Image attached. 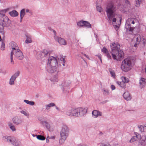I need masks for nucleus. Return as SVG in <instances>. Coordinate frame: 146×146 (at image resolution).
Wrapping results in <instances>:
<instances>
[{
  "label": "nucleus",
  "mask_w": 146,
  "mask_h": 146,
  "mask_svg": "<svg viewBox=\"0 0 146 146\" xmlns=\"http://www.w3.org/2000/svg\"><path fill=\"white\" fill-rule=\"evenodd\" d=\"M31 42V40L30 38L27 37V38L25 41V42L27 43H30Z\"/></svg>",
  "instance_id": "42"
},
{
  "label": "nucleus",
  "mask_w": 146,
  "mask_h": 146,
  "mask_svg": "<svg viewBox=\"0 0 146 146\" xmlns=\"http://www.w3.org/2000/svg\"><path fill=\"white\" fill-rule=\"evenodd\" d=\"M138 128L139 131L141 132H143L146 130V126L144 125H140L138 126Z\"/></svg>",
  "instance_id": "27"
},
{
  "label": "nucleus",
  "mask_w": 146,
  "mask_h": 146,
  "mask_svg": "<svg viewBox=\"0 0 146 146\" xmlns=\"http://www.w3.org/2000/svg\"><path fill=\"white\" fill-rule=\"evenodd\" d=\"M9 45L13 50H16L19 49L17 44L14 42H10L9 44Z\"/></svg>",
  "instance_id": "22"
},
{
  "label": "nucleus",
  "mask_w": 146,
  "mask_h": 146,
  "mask_svg": "<svg viewBox=\"0 0 146 146\" xmlns=\"http://www.w3.org/2000/svg\"><path fill=\"white\" fill-rule=\"evenodd\" d=\"M55 108H56V109L58 110H60V109L57 106H55Z\"/></svg>",
  "instance_id": "61"
},
{
  "label": "nucleus",
  "mask_w": 146,
  "mask_h": 146,
  "mask_svg": "<svg viewBox=\"0 0 146 146\" xmlns=\"http://www.w3.org/2000/svg\"><path fill=\"white\" fill-rule=\"evenodd\" d=\"M48 52L46 50L44 49L41 52H37L36 54V55L37 58L39 59L47 56L48 54Z\"/></svg>",
  "instance_id": "12"
},
{
  "label": "nucleus",
  "mask_w": 146,
  "mask_h": 146,
  "mask_svg": "<svg viewBox=\"0 0 146 146\" xmlns=\"http://www.w3.org/2000/svg\"><path fill=\"white\" fill-rule=\"evenodd\" d=\"M60 60L61 61H63V62L65 63V60L64 58L63 57H61L60 58Z\"/></svg>",
  "instance_id": "53"
},
{
  "label": "nucleus",
  "mask_w": 146,
  "mask_h": 146,
  "mask_svg": "<svg viewBox=\"0 0 146 146\" xmlns=\"http://www.w3.org/2000/svg\"><path fill=\"white\" fill-rule=\"evenodd\" d=\"M10 58H11V64H14V61L13 60V57H12V58L10 57Z\"/></svg>",
  "instance_id": "56"
},
{
  "label": "nucleus",
  "mask_w": 146,
  "mask_h": 146,
  "mask_svg": "<svg viewBox=\"0 0 146 146\" xmlns=\"http://www.w3.org/2000/svg\"><path fill=\"white\" fill-rule=\"evenodd\" d=\"M97 56H98V58L100 60L101 62H102V58H101V55H97Z\"/></svg>",
  "instance_id": "55"
},
{
  "label": "nucleus",
  "mask_w": 146,
  "mask_h": 146,
  "mask_svg": "<svg viewBox=\"0 0 146 146\" xmlns=\"http://www.w3.org/2000/svg\"><path fill=\"white\" fill-rule=\"evenodd\" d=\"M82 54L84 56H85V57L87 56V55H86V54H84L83 53H82Z\"/></svg>",
  "instance_id": "63"
},
{
  "label": "nucleus",
  "mask_w": 146,
  "mask_h": 146,
  "mask_svg": "<svg viewBox=\"0 0 146 146\" xmlns=\"http://www.w3.org/2000/svg\"><path fill=\"white\" fill-rule=\"evenodd\" d=\"M11 21L9 20L8 17L6 15L3 16L0 15V33L4 35L5 31L4 27H8L10 25Z\"/></svg>",
  "instance_id": "3"
},
{
  "label": "nucleus",
  "mask_w": 146,
  "mask_h": 146,
  "mask_svg": "<svg viewBox=\"0 0 146 146\" xmlns=\"http://www.w3.org/2000/svg\"><path fill=\"white\" fill-rule=\"evenodd\" d=\"M12 121L15 125H19L22 124L23 121L20 117L16 116L13 118Z\"/></svg>",
  "instance_id": "11"
},
{
  "label": "nucleus",
  "mask_w": 146,
  "mask_h": 146,
  "mask_svg": "<svg viewBox=\"0 0 146 146\" xmlns=\"http://www.w3.org/2000/svg\"><path fill=\"white\" fill-rule=\"evenodd\" d=\"M15 80H14V79H13L12 78H11L10 79V81H9V84L10 85H14L15 84L14 83V81Z\"/></svg>",
  "instance_id": "40"
},
{
  "label": "nucleus",
  "mask_w": 146,
  "mask_h": 146,
  "mask_svg": "<svg viewBox=\"0 0 146 146\" xmlns=\"http://www.w3.org/2000/svg\"><path fill=\"white\" fill-rule=\"evenodd\" d=\"M29 10L28 9H27L26 10V12H29Z\"/></svg>",
  "instance_id": "64"
},
{
  "label": "nucleus",
  "mask_w": 146,
  "mask_h": 146,
  "mask_svg": "<svg viewBox=\"0 0 146 146\" xmlns=\"http://www.w3.org/2000/svg\"><path fill=\"white\" fill-rule=\"evenodd\" d=\"M117 10V6L114 3L110 2L108 4L106 7V11L109 21H112L113 22H116V18L115 17Z\"/></svg>",
  "instance_id": "2"
},
{
  "label": "nucleus",
  "mask_w": 146,
  "mask_h": 146,
  "mask_svg": "<svg viewBox=\"0 0 146 146\" xmlns=\"http://www.w3.org/2000/svg\"><path fill=\"white\" fill-rule=\"evenodd\" d=\"M132 61L130 58H125L122 61L121 65V68L125 72H127L130 70L132 67Z\"/></svg>",
  "instance_id": "4"
},
{
  "label": "nucleus",
  "mask_w": 146,
  "mask_h": 146,
  "mask_svg": "<svg viewBox=\"0 0 146 146\" xmlns=\"http://www.w3.org/2000/svg\"><path fill=\"white\" fill-rule=\"evenodd\" d=\"M119 18H120L119 21H120V24L121 23V19H122L121 17V16H120Z\"/></svg>",
  "instance_id": "62"
},
{
  "label": "nucleus",
  "mask_w": 146,
  "mask_h": 146,
  "mask_svg": "<svg viewBox=\"0 0 146 146\" xmlns=\"http://www.w3.org/2000/svg\"><path fill=\"white\" fill-rule=\"evenodd\" d=\"M104 94L106 95H108L109 94V92L106 89H104Z\"/></svg>",
  "instance_id": "43"
},
{
  "label": "nucleus",
  "mask_w": 146,
  "mask_h": 146,
  "mask_svg": "<svg viewBox=\"0 0 146 146\" xmlns=\"http://www.w3.org/2000/svg\"><path fill=\"white\" fill-rule=\"evenodd\" d=\"M69 129L67 126L63 125L62 127L60 133V135L61 139L65 141L68 135Z\"/></svg>",
  "instance_id": "7"
},
{
  "label": "nucleus",
  "mask_w": 146,
  "mask_h": 146,
  "mask_svg": "<svg viewBox=\"0 0 146 146\" xmlns=\"http://www.w3.org/2000/svg\"><path fill=\"white\" fill-rule=\"evenodd\" d=\"M55 106V104L53 103H50L48 104L45 106V108L46 109L48 110L50 109V108L51 107H53Z\"/></svg>",
  "instance_id": "31"
},
{
  "label": "nucleus",
  "mask_w": 146,
  "mask_h": 146,
  "mask_svg": "<svg viewBox=\"0 0 146 146\" xmlns=\"http://www.w3.org/2000/svg\"><path fill=\"white\" fill-rule=\"evenodd\" d=\"M54 79L53 78L52 80V81H53V82H57L58 81V77L57 76H56L54 77Z\"/></svg>",
  "instance_id": "50"
},
{
  "label": "nucleus",
  "mask_w": 146,
  "mask_h": 146,
  "mask_svg": "<svg viewBox=\"0 0 146 146\" xmlns=\"http://www.w3.org/2000/svg\"><path fill=\"white\" fill-rule=\"evenodd\" d=\"M54 33V38L55 40L61 45H66L67 44L66 40L63 38L57 36L56 35V32L53 31Z\"/></svg>",
  "instance_id": "10"
},
{
  "label": "nucleus",
  "mask_w": 146,
  "mask_h": 146,
  "mask_svg": "<svg viewBox=\"0 0 146 146\" xmlns=\"http://www.w3.org/2000/svg\"><path fill=\"white\" fill-rule=\"evenodd\" d=\"M70 84V83L68 82V81H65L62 84V90L64 92L68 91Z\"/></svg>",
  "instance_id": "15"
},
{
  "label": "nucleus",
  "mask_w": 146,
  "mask_h": 146,
  "mask_svg": "<svg viewBox=\"0 0 146 146\" xmlns=\"http://www.w3.org/2000/svg\"><path fill=\"white\" fill-rule=\"evenodd\" d=\"M115 29L116 30H117L119 28V27L117 25H115Z\"/></svg>",
  "instance_id": "57"
},
{
  "label": "nucleus",
  "mask_w": 146,
  "mask_h": 146,
  "mask_svg": "<svg viewBox=\"0 0 146 146\" xmlns=\"http://www.w3.org/2000/svg\"><path fill=\"white\" fill-rule=\"evenodd\" d=\"M110 74H111V76L113 77H115V73L113 71H110Z\"/></svg>",
  "instance_id": "46"
},
{
  "label": "nucleus",
  "mask_w": 146,
  "mask_h": 146,
  "mask_svg": "<svg viewBox=\"0 0 146 146\" xmlns=\"http://www.w3.org/2000/svg\"><path fill=\"white\" fill-rule=\"evenodd\" d=\"M5 48V44L4 42H2L1 46V49L3 50H4Z\"/></svg>",
  "instance_id": "45"
},
{
  "label": "nucleus",
  "mask_w": 146,
  "mask_h": 146,
  "mask_svg": "<svg viewBox=\"0 0 146 146\" xmlns=\"http://www.w3.org/2000/svg\"><path fill=\"white\" fill-rule=\"evenodd\" d=\"M124 98L126 100H129L131 99V97L129 93L128 92H125L123 94Z\"/></svg>",
  "instance_id": "23"
},
{
  "label": "nucleus",
  "mask_w": 146,
  "mask_h": 146,
  "mask_svg": "<svg viewBox=\"0 0 146 146\" xmlns=\"http://www.w3.org/2000/svg\"><path fill=\"white\" fill-rule=\"evenodd\" d=\"M145 83L146 79L143 78H141L139 80V86L141 89L144 87L145 85Z\"/></svg>",
  "instance_id": "18"
},
{
  "label": "nucleus",
  "mask_w": 146,
  "mask_h": 146,
  "mask_svg": "<svg viewBox=\"0 0 146 146\" xmlns=\"http://www.w3.org/2000/svg\"><path fill=\"white\" fill-rule=\"evenodd\" d=\"M55 137L54 136H51V137H50L49 138L50 139H55Z\"/></svg>",
  "instance_id": "60"
},
{
  "label": "nucleus",
  "mask_w": 146,
  "mask_h": 146,
  "mask_svg": "<svg viewBox=\"0 0 146 146\" xmlns=\"http://www.w3.org/2000/svg\"><path fill=\"white\" fill-rule=\"evenodd\" d=\"M137 22V20L135 18H133V20L132 21L131 23V24H134L135 22Z\"/></svg>",
  "instance_id": "47"
},
{
  "label": "nucleus",
  "mask_w": 146,
  "mask_h": 146,
  "mask_svg": "<svg viewBox=\"0 0 146 146\" xmlns=\"http://www.w3.org/2000/svg\"><path fill=\"white\" fill-rule=\"evenodd\" d=\"M20 112L21 113L23 114L25 116L28 117L29 116V114L28 113H27L26 111H25L23 110L21 111H20Z\"/></svg>",
  "instance_id": "41"
},
{
  "label": "nucleus",
  "mask_w": 146,
  "mask_h": 146,
  "mask_svg": "<svg viewBox=\"0 0 146 146\" xmlns=\"http://www.w3.org/2000/svg\"><path fill=\"white\" fill-rule=\"evenodd\" d=\"M48 64L57 67L58 63L57 59L52 56H49L48 59Z\"/></svg>",
  "instance_id": "8"
},
{
  "label": "nucleus",
  "mask_w": 146,
  "mask_h": 146,
  "mask_svg": "<svg viewBox=\"0 0 146 146\" xmlns=\"http://www.w3.org/2000/svg\"><path fill=\"white\" fill-rule=\"evenodd\" d=\"M37 138L39 140H44L45 139V137L43 135H36Z\"/></svg>",
  "instance_id": "35"
},
{
  "label": "nucleus",
  "mask_w": 146,
  "mask_h": 146,
  "mask_svg": "<svg viewBox=\"0 0 146 146\" xmlns=\"http://www.w3.org/2000/svg\"><path fill=\"white\" fill-rule=\"evenodd\" d=\"M84 27H86L87 28H91V24L88 22L84 21Z\"/></svg>",
  "instance_id": "28"
},
{
  "label": "nucleus",
  "mask_w": 146,
  "mask_h": 146,
  "mask_svg": "<svg viewBox=\"0 0 146 146\" xmlns=\"http://www.w3.org/2000/svg\"><path fill=\"white\" fill-rule=\"evenodd\" d=\"M6 73V70L3 69H0V73H2L4 74H5Z\"/></svg>",
  "instance_id": "49"
},
{
  "label": "nucleus",
  "mask_w": 146,
  "mask_h": 146,
  "mask_svg": "<svg viewBox=\"0 0 146 146\" xmlns=\"http://www.w3.org/2000/svg\"><path fill=\"white\" fill-rule=\"evenodd\" d=\"M24 102L26 103L27 104L31 105V106H33L35 105V102L33 101H31L29 100H24Z\"/></svg>",
  "instance_id": "34"
},
{
  "label": "nucleus",
  "mask_w": 146,
  "mask_h": 146,
  "mask_svg": "<svg viewBox=\"0 0 146 146\" xmlns=\"http://www.w3.org/2000/svg\"><path fill=\"white\" fill-rule=\"evenodd\" d=\"M84 21H80L78 22L77 23V25L79 27H84Z\"/></svg>",
  "instance_id": "37"
},
{
  "label": "nucleus",
  "mask_w": 146,
  "mask_h": 146,
  "mask_svg": "<svg viewBox=\"0 0 146 146\" xmlns=\"http://www.w3.org/2000/svg\"><path fill=\"white\" fill-rule=\"evenodd\" d=\"M138 145L139 146H145L146 145V135L142 136L141 140L139 142Z\"/></svg>",
  "instance_id": "14"
},
{
  "label": "nucleus",
  "mask_w": 146,
  "mask_h": 146,
  "mask_svg": "<svg viewBox=\"0 0 146 146\" xmlns=\"http://www.w3.org/2000/svg\"><path fill=\"white\" fill-rule=\"evenodd\" d=\"M73 116L79 117L84 115L87 111V109L82 108H73Z\"/></svg>",
  "instance_id": "6"
},
{
  "label": "nucleus",
  "mask_w": 146,
  "mask_h": 146,
  "mask_svg": "<svg viewBox=\"0 0 146 146\" xmlns=\"http://www.w3.org/2000/svg\"><path fill=\"white\" fill-rule=\"evenodd\" d=\"M111 88L112 90H113L115 89V86L113 85H112L111 86Z\"/></svg>",
  "instance_id": "52"
},
{
  "label": "nucleus",
  "mask_w": 146,
  "mask_h": 146,
  "mask_svg": "<svg viewBox=\"0 0 146 146\" xmlns=\"http://www.w3.org/2000/svg\"><path fill=\"white\" fill-rule=\"evenodd\" d=\"M15 56L19 60H22L24 58L23 53L19 49L16 50Z\"/></svg>",
  "instance_id": "13"
},
{
  "label": "nucleus",
  "mask_w": 146,
  "mask_h": 146,
  "mask_svg": "<svg viewBox=\"0 0 146 146\" xmlns=\"http://www.w3.org/2000/svg\"><path fill=\"white\" fill-rule=\"evenodd\" d=\"M137 136H134L129 141L131 143L133 142L134 141H136L137 140Z\"/></svg>",
  "instance_id": "39"
},
{
  "label": "nucleus",
  "mask_w": 146,
  "mask_h": 146,
  "mask_svg": "<svg viewBox=\"0 0 146 146\" xmlns=\"http://www.w3.org/2000/svg\"><path fill=\"white\" fill-rule=\"evenodd\" d=\"M97 10L99 12L101 13L102 11V8L100 6H96Z\"/></svg>",
  "instance_id": "44"
},
{
  "label": "nucleus",
  "mask_w": 146,
  "mask_h": 146,
  "mask_svg": "<svg viewBox=\"0 0 146 146\" xmlns=\"http://www.w3.org/2000/svg\"><path fill=\"white\" fill-rule=\"evenodd\" d=\"M20 72L19 71H17L11 77V78L15 80L17 78L19 75Z\"/></svg>",
  "instance_id": "30"
},
{
  "label": "nucleus",
  "mask_w": 146,
  "mask_h": 146,
  "mask_svg": "<svg viewBox=\"0 0 146 146\" xmlns=\"http://www.w3.org/2000/svg\"><path fill=\"white\" fill-rule=\"evenodd\" d=\"M8 125L10 128L13 131H15L16 130L15 126L11 122H9Z\"/></svg>",
  "instance_id": "25"
},
{
  "label": "nucleus",
  "mask_w": 146,
  "mask_h": 146,
  "mask_svg": "<svg viewBox=\"0 0 146 146\" xmlns=\"http://www.w3.org/2000/svg\"><path fill=\"white\" fill-rule=\"evenodd\" d=\"M102 51L104 53L106 54V56L109 59H111V56L109 52L108 51L105 47L103 48V49L102 50Z\"/></svg>",
  "instance_id": "21"
},
{
  "label": "nucleus",
  "mask_w": 146,
  "mask_h": 146,
  "mask_svg": "<svg viewBox=\"0 0 146 146\" xmlns=\"http://www.w3.org/2000/svg\"><path fill=\"white\" fill-rule=\"evenodd\" d=\"M111 52L113 59L117 61L124 56V53L120 49V45L117 42H113L110 45Z\"/></svg>",
  "instance_id": "1"
},
{
  "label": "nucleus",
  "mask_w": 146,
  "mask_h": 146,
  "mask_svg": "<svg viewBox=\"0 0 146 146\" xmlns=\"http://www.w3.org/2000/svg\"><path fill=\"white\" fill-rule=\"evenodd\" d=\"M73 109L71 108L68 110L66 112V114L70 116H73V113L72 112Z\"/></svg>",
  "instance_id": "29"
},
{
  "label": "nucleus",
  "mask_w": 146,
  "mask_h": 146,
  "mask_svg": "<svg viewBox=\"0 0 146 146\" xmlns=\"http://www.w3.org/2000/svg\"><path fill=\"white\" fill-rule=\"evenodd\" d=\"M49 137L48 136V137H47V138H46V142L47 143H48L49 142V140L48 139V138H49Z\"/></svg>",
  "instance_id": "59"
},
{
  "label": "nucleus",
  "mask_w": 146,
  "mask_h": 146,
  "mask_svg": "<svg viewBox=\"0 0 146 146\" xmlns=\"http://www.w3.org/2000/svg\"><path fill=\"white\" fill-rule=\"evenodd\" d=\"M133 19V18H129L126 21L125 27L127 31L132 32L135 28L134 27H131L130 25V24L131 23Z\"/></svg>",
  "instance_id": "9"
},
{
  "label": "nucleus",
  "mask_w": 146,
  "mask_h": 146,
  "mask_svg": "<svg viewBox=\"0 0 146 146\" xmlns=\"http://www.w3.org/2000/svg\"><path fill=\"white\" fill-rule=\"evenodd\" d=\"M16 50H14L12 49V51L11 52V58L13 57V55L14 53L15 52L16 53Z\"/></svg>",
  "instance_id": "48"
},
{
  "label": "nucleus",
  "mask_w": 146,
  "mask_h": 146,
  "mask_svg": "<svg viewBox=\"0 0 146 146\" xmlns=\"http://www.w3.org/2000/svg\"><path fill=\"white\" fill-rule=\"evenodd\" d=\"M78 146H88L86 144H83L82 145L80 144Z\"/></svg>",
  "instance_id": "58"
},
{
  "label": "nucleus",
  "mask_w": 146,
  "mask_h": 146,
  "mask_svg": "<svg viewBox=\"0 0 146 146\" xmlns=\"http://www.w3.org/2000/svg\"><path fill=\"white\" fill-rule=\"evenodd\" d=\"M2 140L4 142L11 143L15 146H19L21 144L20 142L17 141L14 137L10 136H3L2 138Z\"/></svg>",
  "instance_id": "5"
},
{
  "label": "nucleus",
  "mask_w": 146,
  "mask_h": 146,
  "mask_svg": "<svg viewBox=\"0 0 146 146\" xmlns=\"http://www.w3.org/2000/svg\"><path fill=\"white\" fill-rule=\"evenodd\" d=\"M9 10V9H7L0 11V15L3 16L6 15L5 13L7 12Z\"/></svg>",
  "instance_id": "33"
},
{
  "label": "nucleus",
  "mask_w": 146,
  "mask_h": 146,
  "mask_svg": "<svg viewBox=\"0 0 146 146\" xmlns=\"http://www.w3.org/2000/svg\"><path fill=\"white\" fill-rule=\"evenodd\" d=\"M135 39L136 40V42L134 44V46L136 47L138 46V44L141 41V38L139 35L137 36H135L134 38V40Z\"/></svg>",
  "instance_id": "20"
},
{
  "label": "nucleus",
  "mask_w": 146,
  "mask_h": 146,
  "mask_svg": "<svg viewBox=\"0 0 146 146\" xmlns=\"http://www.w3.org/2000/svg\"><path fill=\"white\" fill-rule=\"evenodd\" d=\"M100 146H109L108 145L105 144L104 143H100L99 144Z\"/></svg>",
  "instance_id": "51"
},
{
  "label": "nucleus",
  "mask_w": 146,
  "mask_h": 146,
  "mask_svg": "<svg viewBox=\"0 0 146 146\" xmlns=\"http://www.w3.org/2000/svg\"><path fill=\"white\" fill-rule=\"evenodd\" d=\"M117 84L120 86L122 88H125L126 86V84L123 81L117 82Z\"/></svg>",
  "instance_id": "26"
},
{
  "label": "nucleus",
  "mask_w": 146,
  "mask_h": 146,
  "mask_svg": "<svg viewBox=\"0 0 146 146\" xmlns=\"http://www.w3.org/2000/svg\"><path fill=\"white\" fill-rule=\"evenodd\" d=\"M121 79L122 81L125 82V84L128 83L129 82V80L128 78H127L126 77L122 76L121 77Z\"/></svg>",
  "instance_id": "36"
},
{
  "label": "nucleus",
  "mask_w": 146,
  "mask_h": 146,
  "mask_svg": "<svg viewBox=\"0 0 146 146\" xmlns=\"http://www.w3.org/2000/svg\"><path fill=\"white\" fill-rule=\"evenodd\" d=\"M125 3L129 5H130V2L128 0H126Z\"/></svg>",
  "instance_id": "54"
},
{
  "label": "nucleus",
  "mask_w": 146,
  "mask_h": 146,
  "mask_svg": "<svg viewBox=\"0 0 146 146\" xmlns=\"http://www.w3.org/2000/svg\"><path fill=\"white\" fill-rule=\"evenodd\" d=\"M92 114L94 118H96L98 116H101L102 115V113L96 110H93L92 112Z\"/></svg>",
  "instance_id": "19"
},
{
  "label": "nucleus",
  "mask_w": 146,
  "mask_h": 146,
  "mask_svg": "<svg viewBox=\"0 0 146 146\" xmlns=\"http://www.w3.org/2000/svg\"><path fill=\"white\" fill-rule=\"evenodd\" d=\"M142 0H136L135 3L136 7H138L140 6V4Z\"/></svg>",
  "instance_id": "38"
},
{
  "label": "nucleus",
  "mask_w": 146,
  "mask_h": 146,
  "mask_svg": "<svg viewBox=\"0 0 146 146\" xmlns=\"http://www.w3.org/2000/svg\"><path fill=\"white\" fill-rule=\"evenodd\" d=\"M25 14V9H23L20 12V18L21 19L23 18Z\"/></svg>",
  "instance_id": "32"
},
{
  "label": "nucleus",
  "mask_w": 146,
  "mask_h": 146,
  "mask_svg": "<svg viewBox=\"0 0 146 146\" xmlns=\"http://www.w3.org/2000/svg\"><path fill=\"white\" fill-rule=\"evenodd\" d=\"M9 14L12 17H16L19 15L18 13L15 10H13L9 12Z\"/></svg>",
  "instance_id": "24"
},
{
  "label": "nucleus",
  "mask_w": 146,
  "mask_h": 146,
  "mask_svg": "<svg viewBox=\"0 0 146 146\" xmlns=\"http://www.w3.org/2000/svg\"><path fill=\"white\" fill-rule=\"evenodd\" d=\"M41 123L43 125L46 127L49 131H53V128L50 126V125L47 122L45 121H42Z\"/></svg>",
  "instance_id": "17"
},
{
  "label": "nucleus",
  "mask_w": 146,
  "mask_h": 146,
  "mask_svg": "<svg viewBox=\"0 0 146 146\" xmlns=\"http://www.w3.org/2000/svg\"><path fill=\"white\" fill-rule=\"evenodd\" d=\"M57 68L48 64L47 67V71L49 73H52L56 71Z\"/></svg>",
  "instance_id": "16"
}]
</instances>
